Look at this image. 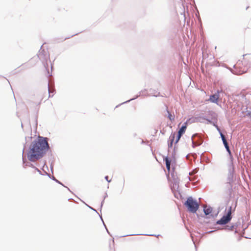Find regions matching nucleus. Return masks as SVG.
I'll return each instance as SVG.
<instances>
[{"label": "nucleus", "instance_id": "nucleus-1", "mask_svg": "<svg viewBox=\"0 0 251 251\" xmlns=\"http://www.w3.org/2000/svg\"><path fill=\"white\" fill-rule=\"evenodd\" d=\"M49 138L38 136L37 139L32 142L27 153V157L30 162H35L42 158L50 150Z\"/></svg>", "mask_w": 251, "mask_h": 251}, {"label": "nucleus", "instance_id": "nucleus-2", "mask_svg": "<svg viewBox=\"0 0 251 251\" xmlns=\"http://www.w3.org/2000/svg\"><path fill=\"white\" fill-rule=\"evenodd\" d=\"M185 206L187 207L188 211L195 213L199 208V203L192 197H189L184 203Z\"/></svg>", "mask_w": 251, "mask_h": 251}, {"label": "nucleus", "instance_id": "nucleus-3", "mask_svg": "<svg viewBox=\"0 0 251 251\" xmlns=\"http://www.w3.org/2000/svg\"><path fill=\"white\" fill-rule=\"evenodd\" d=\"M192 141V147L195 148L196 146L201 145L203 142V139L201 135L199 133L193 134L191 138Z\"/></svg>", "mask_w": 251, "mask_h": 251}, {"label": "nucleus", "instance_id": "nucleus-4", "mask_svg": "<svg viewBox=\"0 0 251 251\" xmlns=\"http://www.w3.org/2000/svg\"><path fill=\"white\" fill-rule=\"evenodd\" d=\"M43 45L41 47L40 50H39L37 54L39 59L44 63L45 62H47V60L50 58V55L47 50H45L42 49Z\"/></svg>", "mask_w": 251, "mask_h": 251}, {"label": "nucleus", "instance_id": "nucleus-5", "mask_svg": "<svg viewBox=\"0 0 251 251\" xmlns=\"http://www.w3.org/2000/svg\"><path fill=\"white\" fill-rule=\"evenodd\" d=\"M187 122H185L181 127L179 128L177 132V134L176 135V139L175 141V145H176L179 141L180 138L183 135V134L185 133L186 128H187Z\"/></svg>", "mask_w": 251, "mask_h": 251}, {"label": "nucleus", "instance_id": "nucleus-6", "mask_svg": "<svg viewBox=\"0 0 251 251\" xmlns=\"http://www.w3.org/2000/svg\"><path fill=\"white\" fill-rule=\"evenodd\" d=\"M173 171L171 173L172 177L173 178V186L171 187L173 191L177 190L179 188V179L176 176V175H175L174 168H173Z\"/></svg>", "mask_w": 251, "mask_h": 251}, {"label": "nucleus", "instance_id": "nucleus-7", "mask_svg": "<svg viewBox=\"0 0 251 251\" xmlns=\"http://www.w3.org/2000/svg\"><path fill=\"white\" fill-rule=\"evenodd\" d=\"M234 172V167L233 165V161L232 162V165H231V162L228 166V173L227 176V183L230 184L233 182V174Z\"/></svg>", "mask_w": 251, "mask_h": 251}, {"label": "nucleus", "instance_id": "nucleus-8", "mask_svg": "<svg viewBox=\"0 0 251 251\" xmlns=\"http://www.w3.org/2000/svg\"><path fill=\"white\" fill-rule=\"evenodd\" d=\"M232 217H229L226 215L224 214L222 217L216 221V224L219 225H226L231 221Z\"/></svg>", "mask_w": 251, "mask_h": 251}, {"label": "nucleus", "instance_id": "nucleus-9", "mask_svg": "<svg viewBox=\"0 0 251 251\" xmlns=\"http://www.w3.org/2000/svg\"><path fill=\"white\" fill-rule=\"evenodd\" d=\"M212 212V208L210 206L208 207H204L203 208V212L206 216H208V218L212 217L214 218L217 216L218 212L215 214H213Z\"/></svg>", "mask_w": 251, "mask_h": 251}, {"label": "nucleus", "instance_id": "nucleus-10", "mask_svg": "<svg viewBox=\"0 0 251 251\" xmlns=\"http://www.w3.org/2000/svg\"><path fill=\"white\" fill-rule=\"evenodd\" d=\"M176 137L175 132H172L171 135L169 137L168 141V152H170V149L172 148L173 143L174 142L175 139Z\"/></svg>", "mask_w": 251, "mask_h": 251}, {"label": "nucleus", "instance_id": "nucleus-11", "mask_svg": "<svg viewBox=\"0 0 251 251\" xmlns=\"http://www.w3.org/2000/svg\"><path fill=\"white\" fill-rule=\"evenodd\" d=\"M24 151H25V148H24V149L23 150L22 160H23V167L25 168L26 166H29L32 168H35V166L33 164H32L31 162L27 161L25 156H24Z\"/></svg>", "mask_w": 251, "mask_h": 251}, {"label": "nucleus", "instance_id": "nucleus-12", "mask_svg": "<svg viewBox=\"0 0 251 251\" xmlns=\"http://www.w3.org/2000/svg\"><path fill=\"white\" fill-rule=\"evenodd\" d=\"M147 89H144L143 90L139 92V95H137L133 98L130 99V100L122 103L121 104H124L126 103H127L132 100H135V99H137L140 96H149V94L147 93Z\"/></svg>", "mask_w": 251, "mask_h": 251}, {"label": "nucleus", "instance_id": "nucleus-13", "mask_svg": "<svg viewBox=\"0 0 251 251\" xmlns=\"http://www.w3.org/2000/svg\"><path fill=\"white\" fill-rule=\"evenodd\" d=\"M223 144L226 149V151L228 152V155L229 156L230 161L231 162V165H232V162L233 161L234 158L232 155L231 151L230 150V148H229V147L228 145V143L227 141H226V142H224L223 143Z\"/></svg>", "mask_w": 251, "mask_h": 251}, {"label": "nucleus", "instance_id": "nucleus-14", "mask_svg": "<svg viewBox=\"0 0 251 251\" xmlns=\"http://www.w3.org/2000/svg\"><path fill=\"white\" fill-rule=\"evenodd\" d=\"M233 68H234V70H232L231 68L226 67V68L229 69L232 74L236 75H240L244 74L245 72L244 71L242 70L241 69H237L236 68V65L233 66Z\"/></svg>", "mask_w": 251, "mask_h": 251}, {"label": "nucleus", "instance_id": "nucleus-15", "mask_svg": "<svg viewBox=\"0 0 251 251\" xmlns=\"http://www.w3.org/2000/svg\"><path fill=\"white\" fill-rule=\"evenodd\" d=\"M219 92L217 91V94L212 95L210 96L209 100L213 103H217L219 98Z\"/></svg>", "mask_w": 251, "mask_h": 251}, {"label": "nucleus", "instance_id": "nucleus-16", "mask_svg": "<svg viewBox=\"0 0 251 251\" xmlns=\"http://www.w3.org/2000/svg\"><path fill=\"white\" fill-rule=\"evenodd\" d=\"M164 161L165 162L166 167L167 170L170 172L171 170V164L172 160L168 156H166L164 158Z\"/></svg>", "mask_w": 251, "mask_h": 251}, {"label": "nucleus", "instance_id": "nucleus-17", "mask_svg": "<svg viewBox=\"0 0 251 251\" xmlns=\"http://www.w3.org/2000/svg\"><path fill=\"white\" fill-rule=\"evenodd\" d=\"M168 155H170L169 157L172 161H176V146H175L173 151L171 152H168Z\"/></svg>", "mask_w": 251, "mask_h": 251}, {"label": "nucleus", "instance_id": "nucleus-18", "mask_svg": "<svg viewBox=\"0 0 251 251\" xmlns=\"http://www.w3.org/2000/svg\"><path fill=\"white\" fill-rule=\"evenodd\" d=\"M150 93L149 94V96H153L154 97H157L158 96H159L160 93L158 92L157 91L151 89L149 90Z\"/></svg>", "mask_w": 251, "mask_h": 251}, {"label": "nucleus", "instance_id": "nucleus-19", "mask_svg": "<svg viewBox=\"0 0 251 251\" xmlns=\"http://www.w3.org/2000/svg\"><path fill=\"white\" fill-rule=\"evenodd\" d=\"M50 178L52 180H54V181H55L56 183L61 185L62 186H63V187L66 188L69 191L71 192V190H70V189L65 186L61 182H60V181H59L58 180H57L54 176H52L50 177Z\"/></svg>", "mask_w": 251, "mask_h": 251}, {"label": "nucleus", "instance_id": "nucleus-20", "mask_svg": "<svg viewBox=\"0 0 251 251\" xmlns=\"http://www.w3.org/2000/svg\"><path fill=\"white\" fill-rule=\"evenodd\" d=\"M235 226H237V225L232 224L231 226L226 225L224 228H222L223 229H225L226 230H233V229L235 228Z\"/></svg>", "mask_w": 251, "mask_h": 251}, {"label": "nucleus", "instance_id": "nucleus-21", "mask_svg": "<svg viewBox=\"0 0 251 251\" xmlns=\"http://www.w3.org/2000/svg\"><path fill=\"white\" fill-rule=\"evenodd\" d=\"M146 235V236H156V237H158L160 235H156L154 234H129V235H123L122 237H126L127 236H133V235Z\"/></svg>", "mask_w": 251, "mask_h": 251}, {"label": "nucleus", "instance_id": "nucleus-22", "mask_svg": "<svg viewBox=\"0 0 251 251\" xmlns=\"http://www.w3.org/2000/svg\"><path fill=\"white\" fill-rule=\"evenodd\" d=\"M212 117H213L212 119L214 118V119L215 120V123H213V126H214L216 127V128L218 130V132L220 133V132H222V131L220 129V127L217 125V118H216V117H214L213 116H212Z\"/></svg>", "mask_w": 251, "mask_h": 251}, {"label": "nucleus", "instance_id": "nucleus-23", "mask_svg": "<svg viewBox=\"0 0 251 251\" xmlns=\"http://www.w3.org/2000/svg\"><path fill=\"white\" fill-rule=\"evenodd\" d=\"M231 211H232V207L230 206L229 207V208L227 210V211L226 213V214H225V215L228 216L229 217H232Z\"/></svg>", "mask_w": 251, "mask_h": 251}, {"label": "nucleus", "instance_id": "nucleus-24", "mask_svg": "<svg viewBox=\"0 0 251 251\" xmlns=\"http://www.w3.org/2000/svg\"><path fill=\"white\" fill-rule=\"evenodd\" d=\"M167 112L168 113V118L171 120V121H173L175 119V115H172L171 113L168 110H167Z\"/></svg>", "mask_w": 251, "mask_h": 251}, {"label": "nucleus", "instance_id": "nucleus-25", "mask_svg": "<svg viewBox=\"0 0 251 251\" xmlns=\"http://www.w3.org/2000/svg\"><path fill=\"white\" fill-rule=\"evenodd\" d=\"M202 119L207 121V124H211L213 125V123H215V121H212L211 120L207 119L206 117H203Z\"/></svg>", "mask_w": 251, "mask_h": 251}, {"label": "nucleus", "instance_id": "nucleus-26", "mask_svg": "<svg viewBox=\"0 0 251 251\" xmlns=\"http://www.w3.org/2000/svg\"><path fill=\"white\" fill-rule=\"evenodd\" d=\"M48 89L49 97H51L50 94L52 93V96L53 95V93H54V91H55V90H53L52 91L50 90V87H49V83L48 84Z\"/></svg>", "mask_w": 251, "mask_h": 251}, {"label": "nucleus", "instance_id": "nucleus-27", "mask_svg": "<svg viewBox=\"0 0 251 251\" xmlns=\"http://www.w3.org/2000/svg\"><path fill=\"white\" fill-rule=\"evenodd\" d=\"M100 219H101V221H102V222H103V225L104 226H105V228H106V229L107 232H108V233L110 235V236H111V235H110V233L109 232V231H108V229H107V227H106V226H105V224H104V222H103V219H102V216H100Z\"/></svg>", "mask_w": 251, "mask_h": 251}, {"label": "nucleus", "instance_id": "nucleus-28", "mask_svg": "<svg viewBox=\"0 0 251 251\" xmlns=\"http://www.w3.org/2000/svg\"><path fill=\"white\" fill-rule=\"evenodd\" d=\"M86 205H87V206H88L89 208H90V209H92V210H93V211H95V212H96L98 214H99V216H100V215L99 214V213L97 212V211L95 209H94V208L92 207L91 206H89V205H87V204H86Z\"/></svg>", "mask_w": 251, "mask_h": 251}, {"label": "nucleus", "instance_id": "nucleus-29", "mask_svg": "<svg viewBox=\"0 0 251 251\" xmlns=\"http://www.w3.org/2000/svg\"><path fill=\"white\" fill-rule=\"evenodd\" d=\"M35 170L39 173V174L41 175H43V174H42V173L41 172V171L38 169L37 168V167H35V168H34Z\"/></svg>", "mask_w": 251, "mask_h": 251}, {"label": "nucleus", "instance_id": "nucleus-30", "mask_svg": "<svg viewBox=\"0 0 251 251\" xmlns=\"http://www.w3.org/2000/svg\"><path fill=\"white\" fill-rule=\"evenodd\" d=\"M219 134H220V135L221 136V137L222 139L226 138L225 136L223 134L222 132H220V133Z\"/></svg>", "mask_w": 251, "mask_h": 251}, {"label": "nucleus", "instance_id": "nucleus-31", "mask_svg": "<svg viewBox=\"0 0 251 251\" xmlns=\"http://www.w3.org/2000/svg\"><path fill=\"white\" fill-rule=\"evenodd\" d=\"M105 179L108 182L111 181V180H108V176H106L104 177Z\"/></svg>", "mask_w": 251, "mask_h": 251}, {"label": "nucleus", "instance_id": "nucleus-32", "mask_svg": "<svg viewBox=\"0 0 251 251\" xmlns=\"http://www.w3.org/2000/svg\"><path fill=\"white\" fill-rule=\"evenodd\" d=\"M44 174H45L46 175H47L50 178L51 176L50 175L48 174L47 172L45 171H44Z\"/></svg>", "mask_w": 251, "mask_h": 251}, {"label": "nucleus", "instance_id": "nucleus-33", "mask_svg": "<svg viewBox=\"0 0 251 251\" xmlns=\"http://www.w3.org/2000/svg\"><path fill=\"white\" fill-rule=\"evenodd\" d=\"M104 200H103L101 202V204H100V209H101V207H102V206H103V203H104Z\"/></svg>", "mask_w": 251, "mask_h": 251}, {"label": "nucleus", "instance_id": "nucleus-34", "mask_svg": "<svg viewBox=\"0 0 251 251\" xmlns=\"http://www.w3.org/2000/svg\"><path fill=\"white\" fill-rule=\"evenodd\" d=\"M107 197H108V195H107V193H105V195H104V196L103 197V200H104Z\"/></svg>", "mask_w": 251, "mask_h": 251}, {"label": "nucleus", "instance_id": "nucleus-35", "mask_svg": "<svg viewBox=\"0 0 251 251\" xmlns=\"http://www.w3.org/2000/svg\"><path fill=\"white\" fill-rule=\"evenodd\" d=\"M222 140L223 143H224V142H226V141H227V140H226V138H225V139H222Z\"/></svg>", "mask_w": 251, "mask_h": 251}, {"label": "nucleus", "instance_id": "nucleus-36", "mask_svg": "<svg viewBox=\"0 0 251 251\" xmlns=\"http://www.w3.org/2000/svg\"><path fill=\"white\" fill-rule=\"evenodd\" d=\"M214 231H215V230H210V231H208L207 233H211L213 232Z\"/></svg>", "mask_w": 251, "mask_h": 251}, {"label": "nucleus", "instance_id": "nucleus-37", "mask_svg": "<svg viewBox=\"0 0 251 251\" xmlns=\"http://www.w3.org/2000/svg\"><path fill=\"white\" fill-rule=\"evenodd\" d=\"M27 138H30V139H31L32 138V137H25V140H26Z\"/></svg>", "mask_w": 251, "mask_h": 251}, {"label": "nucleus", "instance_id": "nucleus-38", "mask_svg": "<svg viewBox=\"0 0 251 251\" xmlns=\"http://www.w3.org/2000/svg\"><path fill=\"white\" fill-rule=\"evenodd\" d=\"M48 76H50V75H50V73H49V71H48Z\"/></svg>", "mask_w": 251, "mask_h": 251}, {"label": "nucleus", "instance_id": "nucleus-39", "mask_svg": "<svg viewBox=\"0 0 251 251\" xmlns=\"http://www.w3.org/2000/svg\"><path fill=\"white\" fill-rule=\"evenodd\" d=\"M145 143V142L143 140H142L141 144H143Z\"/></svg>", "mask_w": 251, "mask_h": 251}, {"label": "nucleus", "instance_id": "nucleus-40", "mask_svg": "<svg viewBox=\"0 0 251 251\" xmlns=\"http://www.w3.org/2000/svg\"><path fill=\"white\" fill-rule=\"evenodd\" d=\"M69 38H70V37H66V38H65L64 39V40H66V39H69Z\"/></svg>", "mask_w": 251, "mask_h": 251}, {"label": "nucleus", "instance_id": "nucleus-41", "mask_svg": "<svg viewBox=\"0 0 251 251\" xmlns=\"http://www.w3.org/2000/svg\"><path fill=\"white\" fill-rule=\"evenodd\" d=\"M124 184H125V179H123V186H124Z\"/></svg>", "mask_w": 251, "mask_h": 251}, {"label": "nucleus", "instance_id": "nucleus-42", "mask_svg": "<svg viewBox=\"0 0 251 251\" xmlns=\"http://www.w3.org/2000/svg\"><path fill=\"white\" fill-rule=\"evenodd\" d=\"M77 33H76V34H74V35H72L71 36V37H73V36H74V35H77Z\"/></svg>", "mask_w": 251, "mask_h": 251}, {"label": "nucleus", "instance_id": "nucleus-43", "mask_svg": "<svg viewBox=\"0 0 251 251\" xmlns=\"http://www.w3.org/2000/svg\"><path fill=\"white\" fill-rule=\"evenodd\" d=\"M21 126H22V127H23V123H22L21 124Z\"/></svg>", "mask_w": 251, "mask_h": 251}, {"label": "nucleus", "instance_id": "nucleus-44", "mask_svg": "<svg viewBox=\"0 0 251 251\" xmlns=\"http://www.w3.org/2000/svg\"><path fill=\"white\" fill-rule=\"evenodd\" d=\"M51 170L52 173L53 172V171H52V168L51 167Z\"/></svg>", "mask_w": 251, "mask_h": 251}, {"label": "nucleus", "instance_id": "nucleus-45", "mask_svg": "<svg viewBox=\"0 0 251 251\" xmlns=\"http://www.w3.org/2000/svg\"><path fill=\"white\" fill-rule=\"evenodd\" d=\"M195 247L196 249L197 250V246L196 245H195Z\"/></svg>", "mask_w": 251, "mask_h": 251}]
</instances>
